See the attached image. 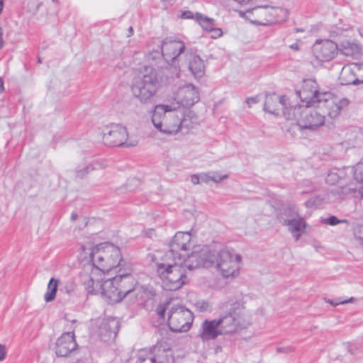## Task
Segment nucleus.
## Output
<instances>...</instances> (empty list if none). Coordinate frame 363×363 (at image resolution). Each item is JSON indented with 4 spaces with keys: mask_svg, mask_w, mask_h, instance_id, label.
<instances>
[{
    "mask_svg": "<svg viewBox=\"0 0 363 363\" xmlns=\"http://www.w3.org/2000/svg\"><path fill=\"white\" fill-rule=\"evenodd\" d=\"M322 96L321 104H318V108L325 109L328 117L332 119L337 118L341 111L347 107L350 103L348 99L335 96L330 92L325 91Z\"/></svg>",
    "mask_w": 363,
    "mask_h": 363,
    "instance_id": "nucleus-16",
    "label": "nucleus"
},
{
    "mask_svg": "<svg viewBox=\"0 0 363 363\" xmlns=\"http://www.w3.org/2000/svg\"><path fill=\"white\" fill-rule=\"evenodd\" d=\"M95 167L92 165H87L82 168H79L76 171V176L78 178H83L86 174L94 170Z\"/></svg>",
    "mask_w": 363,
    "mask_h": 363,
    "instance_id": "nucleus-35",
    "label": "nucleus"
},
{
    "mask_svg": "<svg viewBox=\"0 0 363 363\" xmlns=\"http://www.w3.org/2000/svg\"><path fill=\"white\" fill-rule=\"evenodd\" d=\"M345 172L348 180L346 192L351 194L353 197L363 199V162L347 167Z\"/></svg>",
    "mask_w": 363,
    "mask_h": 363,
    "instance_id": "nucleus-15",
    "label": "nucleus"
},
{
    "mask_svg": "<svg viewBox=\"0 0 363 363\" xmlns=\"http://www.w3.org/2000/svg\"><path fill=\"white\" fill-rule=\"evenodd\" d=\"M173 352L162 345L154 346L150 352L146 350H140L138 354L131 357L127 363H174Z\"/></svg>",
    "mask_w": 363,
    "mask_h": 363,
    "instance_id": "nucleus-12",
    "label": "nucleus"
},
{
    "mask_svg": "<svg viewBox=\"0 0 363 363\" xmlns=\"http://www.w3.org/2000/svg\"><path fill=\"white\" fill-rule=\"evenodd\" d=\"M222 335L231 333L239 328L244 327L240 319L235 317V312L217 320Z\"/></svg>",
    "mask_w": 363,
    "mask_h": 363,
    "instance_id": "nucleus-24",
    "label": "nucleus"
},
{
    "mask_svg": "<svg viewBox=\"0 0 363 363\" xmlns=\"http://www.w3.org/2000/svg\"><path fill=\"white\" fill-rule=\"evenodd\" d=\"M242 256L234 250L223 247L220 250L210 248L194 242V254L190 258L191 267H214L223 278H235L240 274Z\"/></svg>",
    "mask_w": 363,
    "mask_h": 363,
    "instance_id": "nucleus-2",
    "label": "nucleus"
},
{
    "mask_svg": "<svg viewBox=\"0 0 363 363\" xmlns=\"http://www.w3.org/2000/svg\"><path fill=\"white\" fill-rule=\"evenodd\" d=\"M296 93L301 101L306 105L321 104L323 92H320L318 90L317 83L313 79L303 80L301 89L297 91Z\"/></svg>",
    "mask_w": 363,
    "mask_h": 363,
    "instance_id": "nucleus-20",
    "label": "nucleus"
},
{
    "mask_svg": "<svg viewBox=\"0 0 363 363\" xmlns=\"http://www.w3.org/2000/svg\"><path fill=\"white\" fill-rule=\"evenodd\" d=\"M235 1L240 4H247L252 1V0H234Z\"/></svg>",
    "mask_w": 363,
    "mask_h": 363,
    "instance_id": "nucleus-48",
    "label": "nucleus"
},
{
    "mask_svg": "<svg viewBox=\"0 0 363 363\" xmlns=\"http://www.w3.org/2000/svg\"><path fill=\"white\" fill-rule=\"evenodd\" d=\"M57 287L58 280L55 278H51L48 284L47 291L44 296V298L46 302H50L55 299Z\"/></svg>",
    "mask_w": 363,
    "mask_h": 363,
    "instance_id": "nucleus-30",
    "label": "nucleus"
},
{
    "mask_svg": "<svg viewBox=\"0 0 363 363\" xmlns=\"http://www.w3.org/2000/svg\"><path fill=\"white\" fill-rule=\"evenodd\" d=\"M57 0H52L53 2H56Z\"/></svg>",
    "mask_w": 363,
    "mask_h": 363,
    "instance_id": "nucleus-57",
    "label": "nucleus"
},
{
    "mask_svg": "<svg viewBox=\"0 0 363 363\" xmlns=\"http://www.w3.org/2000/svg\"><path fill=\"white\" fill-rule=\"evenodd\" d=\"M337 46L338 51L347 57H357L362 53L361 45L354 40H342Z\"/></svg>",
    "mask_w": 363,
    "mask_h": 363,
    "instance_id": "nucleus-27",
    "label": "nucleus"
},
{
    "mask_svg": "<svg viewBox=\"0 0 363 363\" xmlns=\"http://www.w3.org/2000/svg\"><path fill=\"white\" fill-rule=\"evenodd\" d=\"M162 52L167 61H171L172 64L180 62L185 56V52H188L185 45L182 41L177 40L166 39L160 45Z\"/></svg>",
    "mask_w": 363,
    "mask_h": 363,
    "instance_id": "nucleus-18",
    "label": "nucleus"
},
{
    "mask_svg": "<svg viewBox=\"0 0 363 363\" xmlns=\"http://www.w3.org/2000/svg\"><path fill=\"white\" fill-rule=\"evenodd\" d=\"M169 306L168 301L160 303L156 310L158 316L164 318L165 311L168 309V325L170 330L177 333L189 331L194 320L191 311L183 306Z\"/></svg>",
    "mask_w": 363,
    "mask_h": 363,
    "instance_id": "nucleus-9",
    "label": "nucleus"
},
{
    "mask_svg": "<svg viewBox=\"0 0 363 363\" xmlns=\"http://www.w3.org/2000/svg\"><path fill=\"white\" fill-rule=\"evenodd\" d=\"M118 328V320L114 318H108L96 320L93 333L102 341L108 342L116 337Z\"/></svg>",
    "mask_w": 363,
    "mask_h": 363,
    "instance_id": "nucleus-19",
    "label": "nucleus"
},
{
    "mask_svg": "<svg viewBox=\"0 0 363 363\" xmlns=\"http://www.w3.org/2000/svg\"><path fill=\"white\" fill-rule=\"evenodd\" d=\"M133 34V29L132 27H129L128 37L131 36Z\"/></svg>",
    "mask_w": 363,
    "mask_h": 363,
    "instance_id": "nucleus-52",
    "label": "nucleus"
},
{
    "mask_svg": "<svg viewBox=\"0 0 363 363\" xmlns=\"http://www.w3.org/2000/svg\"><path fill=\"white\" fill-rule=\"evenodd\" d=\"M77 217H78L77 214L75 213H73L71 216V220H75L77 218Z\"/></svg>",
    "mask_w": 363,
    "mask_h": 363,
    "instance_id": "nucleus-53",
    "label": "nucleus"
},
{
    "mask_svg": "<svg viewBox=\"0 0 363 363\" xmlns=\"http://www.w3.org/2000/svg\"><path fill=\"white\" fill-rule=\"evenodd\" d=\"M203 176V173H199V174H192L191 177H190V180H191V182L193 184H199L201 182V177Z\"/></svg>",
    "mask_w": 363,
    "mask_h": 363,
    "instance_id": "nucleus-40",
    "label": "nucleus"
},
{
    "mask_svg": "<svg viewBox=\"0 0 363 363\" xmlns=\"http://www.w3.org/2000/svg\"><path fill=\"white\" fill-rule=\"evenodd\" d=\"M346 167L344 168L342 171H340L339 173H337L336 171H330L328 172V175L325 177V182L326 183L329 184H335L336 182H338V180L342 178V174H344L343 179L345 180V182L348 185V180L347 179V177L345 175V169Z\"/></svg>",
    "mask_w": 363,
    "mask_h": 363,
    "instance_id": "nucleus-31",
    "label": "nucleus"
},
{
    "mask_svg": "<svg viewBox=\"0 0 363 363\" xmlns=\"http://www.w3.org/2000/svg\"><path fill=\"white\" fill-rule=\"evenodd\" d=\"M354 238L359 241V242L363 245V223L362 224H357L354 227Z\"/></svg>",
    "mask_w": 363,
    "mask_h": 363,
    "instance_id": "nucleus-33",
    "label": "nucleus"
},
{
    "mask_svg": "<svg viewBox=\"0 0 363 363\" xmlns=\"http://www.w3.org/2000/svg\"><path fill=\"white\" fill-rule=\"evenodd\" d=\"M354 300V298L353 297H351L348 299H342V298H335V299H328V298H324V301L328 303H330V305H332L333 306H337L338 305H340V304H345V303H351Z\"/></svg>",
    "mask_w": 363,
    "mask_h": 363,
    "instance_id": "nucleus-32",
    "label": "nucleus"
},
{
    "mask_svg": "<svg viewBox=\"0 0 363 363\" xmlns=\"http://www.w3.org/2000/svg\"><path fill=\"white\" fill-rule=\"evenodd\" d=\"M180 18L182 19H195L196 20V13L194 14L193 12L190 11H182Z\"/></svg>",
    "mask_w": 363,
    "mask_h": 363,
    "instance_id": "nucleus-39",
    "label": "nucleus"
},
{
    "mask_svg": "<svg viewBox=\"0 0 363 363\" xmlns=\"http://www.w3.org/2000/svg\"><path fill=\"white\" fill-rule=\"evenodd\" d=\"M195 236L191 232L178 231L166 251H156L152 256L157 274L165 290L176 291L186 282V269L192 270L190 258L194 254Z\"/></svg>",
    "mask_w": 363,
    "mask_h": 363,
    "instance_id": "nucleus-1",
    "label": "nucleus"
},
{
    "mask_svg": "<svg viewBox=\"0 0 363 363\" xmlns=\"http://www.w3.org/2000/svg\"><path fill=\"white\" fill-rule=\"evenodd\" d=\"M4 90V82L2 79L0 77V93H2Z\"/></svg>",
    "mask_w": 363,
    "mask_h": 363,
    "instance_id": "nucleus-50",
    "label": "nucleus"
},
{
    "mask_svg": "<svg viewBox=\"0 0 363 363\" xmlns=\"http://www.w3.org/2000/svg\"><path fill=\"white\" fill-rule=\"evenodd\" d=\"M311 62L318 66L324 62H329L335 58L338 52V46L331 40H317L311 48Z\"/></svg>",
    "mask_w": 363,
    "mask_h": 363,
    "instance_id": "nucleus-14",
    "label": "nucleus"
},
{
    "mask_svg": "<svg viewBox=\"0 0 363 363\" xmlns=\"http://www.w3.org/2000/svg\"><path fill=\"white\" fill-rule=\"evenodd\" d=\"M293 106L289 104V99L285 96H271L267 98L264 104V110L269 113L274 115H279L280 111H282L284 116V112H291Z\"/></svg>",
    "mask_w": 363,
    "mask_h": 363,
    "instance_id": "nucleus-21",
    "label": "nucleus"
},
{
    "mask_svg": "<svg viewBox=\"0 0 363 363\" xmlns=\"http://www.w3.org/2000/svg\"><path fill=\"white\" fill-rule=\"evenodd\" d=\"M162 56H163L162 52V49L160 48V45H159L158 50H157L155 51H152V52L149 53L147 55V59L149 61L150 60L154 61V60L161 58Z\"/></svg>",
    "mask_w": 363,
    "mask_h": 363,
    "instance_id": "nucleus-36",
    "label": "nucleus"
},
{
    "mask_svg": "<svg viewBox=\"0 0 363 363\" xmlns=\"http://www.w3.org/2000/svg\"><path fill=\"white\" fill-rule=\"evenodd\" d=\"M217 320H205L203 322L199 336L203 341L216 339L218 335H221Z\"/></svg>",
    "mask_w": 363,
    "mask_h": 363,
    "instance_id": "nucleus-25",
    "label": "nucleus"
},
{
    "mask_svg": "<svg viewBox=\"0 0 363 363\" xmlns=\"http://www.w3.org/2000/svg\"><path fill=\"white\" fill-rule=\"evenodd\" d=\"M104 274L105 272L89 262L83 264L79 279L87 294H96L99 292V284L103 281Z\"/></svg>",
    "mask_w": 363,
    "mask_h": 363,
    "instance_id": "nucleus-13",
    "label": "nucleus"
},
{
    "mask_svg": "<svg viewBox=\"0 0 363 363\" xmlns=\"http://www.w3.org/2000/svg\"><path fill=\"white\" fill-rule=\"evenodd\" d=\"M40 5V3H29L28 4V11L34 14L38 11Z\"/></svg>",
    "mask_w": 363,
    "mask_h": 363,
    "instance_id": "nucleus-41",
    "label": "nucleus"
},
{
    "mask_svg": "<svg viewBox=\"0 0 363 363\" xmlns=\"http://www.w3.org/2000/svg\"><path fill=\"white\" fill-rule=\"evenodd\" d=\"M304 204L306 208H312L315 205V201L312 199H310L307 200Z\"/></svg>",
    "mask_w": 363,
    "mask_h": 363,
    "instance_id": "nucleus-46",
    "label": "nucleus"
},
{
    "mask_svg": "<svg viewBox=\"0 0 363 363\" xmlns=\"http://www.w3.org/2000/svg\"><path fill=\"white\" fill-rule=\"evenodd\" d=\"M356 63L345 65L340 72L339 80L341 84H359Z\"/></svg>",
    "mask_w": 363,
    "mask_h": 363,
    "instance_id": "nucleus-26",
    "label": "nucleus"
},
{
    "mask_svg": "<svg viewBox=\"0 0 363 363\" xmlns=\"http://www.w3.org/2000/svg\"><path fill=\"white\" fill-rule=\"evenodd\" d=\"M160 87L157 71L152 66H144L140 74L131 84V91L134 98L141 104H148Z\"/></svg>",
    "mask_w": 363,
    "mask_h": 363,
    "instance_id": "nucleus-6",
    "label": "nucleus"
},
{
    "mask_svg": "<svg viewBox=\"0 0 363 363\" xmlns=\"http://www.w3.org/2000/svg\"><path fill=\"white\" fill-rule=\"evenodd\" d=\"M80 257L105 273L118 267L123 261L120 248L109 242L96 245L87 242L82 245Z\"/></svg>",
    "mask_w": 363,
    "mask_h": 363,
    "instance_id": "nucleus-4",
    "label": "nucleus"
},
{
    "mask_svg": "<svg viewBox=\"0 0 363 363\" xmlns=\"http://www.w3.org/2000/svg\"><path fill=\"white\" fill-rule=\"evenodd\" d=\"M208 32L211 34V37L214 39L220 37L223 34L222 30L220 28H216L215 26H213Z\"/></svg>",
    "mask_w": 363,
    "mask_h": 363,
    "instance_id": "nucleus-38",
    "label": "nucleus"
},
{
    "mask_svg": "<svg viewBox=\"0 0 363 363\" xmlns=\"http://www.w3.org/2000/svg\"><path fill=\"white\" fill-rule=\"evenodd\" d=\"M208 307V305L207 303H205V302H203L201 303V308L203 309V310H207Z\"/></svg>",
    "mask_w": 363,
    "mask_h": 363,
    "instance_id": "nucleus-51",
    "label": "nucleus"
},
{
    "mask_svg": "<svg viewBox=\"0 0 363 363\" xmlns=\"http://www.w3.org/2000/svg\"><path fill=\"white\" fill-rule=\"evenodd\" d=\"M359 34L360 35L363 36V34L361 33V31H359Z\"/></svg>",
    "mask_w": 363,
    "mask_h": 363,
    "instance_id": "nucleus-56",
    "label": "nucleus"
},
{
    "mask_svg": "<svg viewBox=\"0 0 363 363\" xmlns=\"http://www.w3.org/2000/svg\"><path fill=\"white\" fill-rule=\"evenodd\" d=\"M121 285L125 286V289H128L130 286V283L125 282V281H119L116 286L118 288H121Z\"/></svg>",
    "mask_w": 363,
    "mask_h": 363,
    "instance_id": "nucleus-47",
    "label": "nucleus"
},
{
    "mask_svg": "<svg viewBox=\"0 0 363 363\" xmlns=\"http://www.w3.org/2000/svg\"><path fill=\"white\" fill-rule=\"evenodd\" d=\"M2 31H1V29L0 28V49L3 47L4 45V40L2 39Z\"/></svg>",
    "mask_w": 363,
    "mask_h": 363,
    "instance_id": "nucleus-49",
    "label": "nucleus"
},
{
    "mask_svg": "<svg viewBox=\"0 0 363 363\" xmlns=\"http://www.w3.org/2000/svg\"><path fill=\"white\" fill-rule=\"evenodd\" d=\"M305 217L306 216H303L296 206L284 207L277 216L279 222L286 228L296 241H298L306 231L308 225Z\"/></svg>",
    "mask_w": 363,
    "mask_h": 363,
    "instance_id": "nucleus-10",
    "label": "nucleus"
},
{
    "mask_svg": "<svg viewBox=\"0 0 363 363\" xmlns=\"http://www.w3.org/2000/svg\"><path fill=\"white\" fill-rule=\"evenodd\" d=\"M6 356V347L4 345L0 344V362L3 361Z\"/></svg>",
    "mask_w": 363,
    "mask_h": 363,
    "instance_id": "nucleus-43",
    "label": "nucleus"
},
{
    "mask_svg": "<svg viewBox=\"0 0 363 363\" xmlns=\"http://www.w3.org/2000/svg\"><path fill=\"white\" fill-rule=\"evenodd\" d=\"M304 185H306V186H308L309 188L306 190H303L302 191V193H303V194L308 193L313 189V186H311V183L308 180L304 182Z\"/></svg>",
    "mask_w": 363,
    "mask_h": 363,
    "instance_id": "nucleus-45",
    "label": "nucleus"
},
{
    "mask_svg": "<svg viewBox=\"0 0 363 363\" xmlns=\"http://www.w3.org/2000/svg\"><path fill=\"white\" fill-rule=\"evenodd\" d=\"M77 346L73 333H63L56 342V354L66 357L74 350Z\"/></svg>",
    "mask_w": 363,
    "mask_h": 363,
    "instance_id": "nucleus-23",
    "label": "nucleus"
},
{
    "mask_svg": "<svg viewBox=\"0 0 363 363\" xmlns=\"http://www.w3.org/2000/svg\"><path fill=\"white\" fill-rule=\"evenodd\" d=\"M356 65L359 83L363 84V62L356 63Z\"/></svg>",
    "mask_w": 363,
    "mask_h": 363,
    "instance_id": "nucleus-37",
    "label": "nucleus"
},
{
    "mask_svg": "<svg viewBox=\"0 0 363 363\" xmlns=\"http://www.w3.org/2000/svg\"><path fill=\"white\" fill-rule=\"evenodd\" d=\"M75 363H89V362L86 359H79L77 360Z\"/></svg>",
    "mask_w": 363,
    "mask_h": 363,
    "instance_id": "nucleus-54",
    "label": "nucleus"
},
{
    "mask_svg": "<svg viewBox=\"0 0 363 363\" xmlns=\"http://www.w3.org/2000/svg\"><path fill=\"white\" fill-rule=\"evenodd\" d=\"M323 223L325 224H328L330 225H335L339 223H347V220L345 219L339 220L336 216H330L328 218L323 220Z\"/></svg>",
    "mask_w": 363,
    "mask_h": 363,
    "instance_id": "nucleus-34",
    "label": "nucleus"
},
{
    "mask_svg": "<svg viewBox=\"0 0 363 363\" xmlns=\"http://www.w3.org/2000/svg\"><path fill=\"white\" fill-rule=\"evenodd\" d=\"M128 133L127 129L120 124H111L106 126L103 130L104 143L109 146H120L126 144V146L134 145L128 143Z\"/></svg>",
    "mask_w": 363,
    "mask_h": 363,
    "instance_id": "nucleus-17",
    "label": "nucleus"
},
{
    "mask_svg": "<svg viewBox=\"0 0 363 363\" xmlns=\"http://www.w3.org/2000/svg\"><path fill=\"white\" fill-rule=\"evenodd\" d=\"M196 21L201 26V28L209 31L213 26H216L215 21L200 13H196Z\"/></svg>",
    "mask_w": 363,
    "mask_h": 363,
    "instance_id": "nucleus-29",
    "label": "nucleus"
},
{
    "mask_svg": "<svg viewBox=\"0 0 363 363\" xmlns=\"http://www.w3.org/2000/svg\"><path fill=\"white\" fill-rule=\"evenodd\" d=\"M60 291L68 295H72L74 292V287L72 285H67L65 287L60 289Z\"/></svg>",
    "mask_w": 363,
    "mask_h": 363,
    "instance_id": "nucleus-42",
    "label": "nucleus"
},
{
    "mask_svg": "<svg viewBox=\"0 0 363 363\" xmlns=\"http://www.w3.org/2000/svg\"><path fill=\"white\" fill-rule=\"evenodd\" d=\"M202 173L203 176L201 177V182L205 184H208L210 182H213L214 183H220L228 177V174H221L218 172L212 171Z\"/></svg>",
    "mask_w": 363,
    "mask_h": 363,
    "instance_id": "nucleus-28",
    "label": "nucleus"
},
{
    "mask_svg": "<svg viewBox=\"0 0 363 363\" xmlns=\"http://www.w3.org/2000/svg\"><path fill=\"white\" fill-rule=\"evenodd\" d=\"M151 122L157 131L174 135L184 129L194 128L199 124V118L191 110L178 108L177 104L170 105L164 102L154 106Z\"/></svg>",
    "mask_w": 363,
    "mask_h": 363,
    "instance_id": "nucleus-3",
    "label": "nucleus"
},
{
    "mask_svg": "<svg viewBox=\"0 0 363 363\" xmlns=\"http://www.w3.org/2000/svg\"><path fill=\"white\" fill-rule=\"evenodd\" d=\"M172 94V97L164 102L170 105L177 104L178 108L191 106L200 99L198 87L191 83L181 80L174 84Z\"/></svg>",
    "mask_w": 363,
    "mask_h": 363,
    "instance_id": "nucleus-11",
    "label": "nucleus"
},
{
    "mask_svg": "<svg viewBox=\"0 0 363 363\" xmlns=\"http://www.w3.org/2000/svg\"><path fill=\"white\" fill-rule=\"evenodd\" d=\"M311 104H295L291 108V112H284L286 120L294 121L301 129L315 130L323 125L325 116L320 109L314 108Z\"/></svg>",
    "mask_w": 363,
    "mask_h": 363,
    "instance_id": "nucleus-8",
    "label": "nucleus"
},
{
    "mask_svg": "<svg viewBox=\"0 0 363 363\" xmlns=\"http://www.w3.org/2000/svg\"><path fill=\"white\" fill-rule=\"evenodd\" d=\"M184 63H182L181 62H176L175 64H174L175 66L177 65L179 67V69L180 68L181 66L183 65ZM178 68H176V70H178L179 69Z\"/></svg>",
    "mask_w": 363,
    "mask_h": 363,
    "instance_id": "nucleus-55",
    "label": "nucleus"
},
{
    "mask_svg": "<svg viewBox=\"0 0 363 363\" xmlns=\"http://www.w3.org/2000/svg\"><path fill=\"white\" fill-rule=\"evenodd\" d=\"M257 102V97H249L246 99V103L249 106V107L251 106L252 104H256Z\"/></svg>",
    "mask_w": 363,
    "mask_h": 363,
    "instance_id": "nucleus-44",
    "label": "nucleus"
},
{
    "mask_svg": "<svg viewBox=\"0 0 363 363\" xmlns=\"http://www.w3.org/2000/svg\"><path fill=\"white\" fill-rule=\"evenodd\" d=\"M239 16L253 25L269 26L286 20L289 12L283 7L265 5L239 11Z\"/></svg>",
    "mask_w": 363,
    "mask_h": 363,
    "instance_id": "nucleus-7",
    "label": "nucleus"
},
{
    "mask_svg": "<svg viewBox=\"0 0 363 363\" xmlns=\"http://www.w3.org/2000/svg\"><path fill=\"white\" fill-rule=\"evenodd\" d=\"M121 271V269L119 274L111 279H103L99 284L100 289L96 294H101L111 303L118 302L135 291L131 269H125L123 272Z\"/></svg>",
    "mask_w": 363,
    "mask_h": 363,
    "instance_id": "nucleus-5",
    "label": "nucleus"
},
{
    "mask_svg": "<svg viewBox=\"0 0 363 363\" xmlns=\"http://www.w3.org/2000/svg\"><path fill=\"white\" fill-rule=\"evenodd\" d=\"M181 62L187 64L189 70L195 79H199L204 75L205 65L203 60L191 50L185 52V56Z\"/></svg>",
    "mask_w": 363,
    "mask_h": 363,
    "instance_id": "nucleus-22",
    "label": "nucleus"
}]
</instances>
